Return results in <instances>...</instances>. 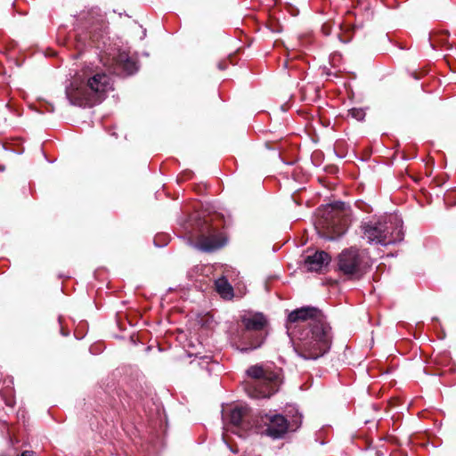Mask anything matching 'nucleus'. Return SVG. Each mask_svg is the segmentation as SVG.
I'll return each mask as SVG.
<instances>
[{
  "label": "nucleus",
  "mask_w": 456,
  "mask_h": 456,
  "mask_svg": "<svg viewBox=\"0 0 456 456\" xmlns=\"http://www.w3.org/2000/svg\"><path fill=\"white\" fill-rule=\"evenodd\" d=\"M245 329L248 331L251 330H262L266 325V319L263 314L256 313L249 315H245L241 319Z\"/></svg>",
  "instance_id": "11"
},
{
  "label": "nucleus",
  "mask_w": 456,
  "mask_h": 456,
  "mask_svg": "<svg viewBox=\"0 0 456 456\" xmlns=\"http://www.w3.org/2000/svg\"><path fill=\"white\" fill-rule=\"evenodd\" d=\"M349 115L358 121H362L365 118V111L362 109L353 108L349 110Z\"/></svg>",
  "instance_id": "15"
},
{
  "label": "nucleus",
  "mask_w": 456,
  "mask_h": 456,
  "mask_svg": "<svg viewBox=\"0 0 456 456\" xmlns=\"http://www.w3.org/2000/svg\"><path fill=\"white\" fill-rule=\"evenodd\" d=\"M248 411V410L246 406L234 407L230 413L231 423L235 427L240 425L242 419L247 415Z\"/></svg>",
  "instance_id": "13"
},
{
  "label": "nucleus",
  "mask_w": 456,
  "mask_h": 456,
  "mask_svg": "<svg viewBox=\"0 0 456 456\" xmlns=\"http://www.w3.org/2000/svg\"><path fill=\"white\" fill-rule=\"evenodd\" d=\"M118 61L122 65L123 69L129 75L137 70L136 63L124 53L119 55Z\"/></svg>",
  "instance_id": "14"
},
{
  "label": "nucleus",
  "mask_w": 456,
  "mask_h": 456,
  "mask_svg": "<svg viewBox=\"0 0 456 456\" xmlns=\"http://www.w3.org/2000/svg\"><path fill=\"white\" fill-rule=\"evenodd\" d=\"M338 270L350 277H361L368 267L363 255L356 248L343 250L338 256Z\"/></svg>",
  "instance_id": "6"
},
{
  "label": "nucleus",
  "mask_w": 456,
  "mask_h": 456,
  "mask_svg": "<svg viewBox=\"0 0 456 456\" xmlns=\"http://www.w3.org/2000/svg\"><path fill=\"white\" fill-rule=\"evenodd\" d=\"M217 293L224 299H232L233 297V289L228 282L226 276H222L215 282Z\"/></svg>",
  "instance_id": "12"
},
{
  "label": "nucleus",
  "mask_w": 456,
  "mask_h": 456,
  "mask_svg": "<svg viewBox=\"0 0 456 456\" xmlns=\"http://www.w3.org/2000/svg\"><path fill=\"white\" fill-rule=\"evenodd\" d=\"M20 456H35V452L33 451H24Z\"/></svg>",
  "instance_id": "17"
},
{
  "label": "nucleus",
  "mask_w": 456,
  "mask_h": 456,
  "mask_svg": "<svg viewBox=\"0 0 456 456\" xmlns=\"http://www.w3.org/2000/svg\"><path fill=\"white\" fill-rule=\"evenodd\" d=\"M301 424V416L297 417L295 423L289 424L282 415H273L269 419L265 434L273 438L282 436L289 429L296 430Z\"/></svg>",
  "instance_id": "7"
},
{
  "label": "nucleus",
  "mask_w": 456,
  "mask_h": 456,
  "mask_svg": "<svg viewBox=\"0 0 456 456\" xmlns=\"http://www.w3.org/2000/svg\"><path fill=\"white\" fill-rule=\"evenodd\" d=\"M361 230L369 243L387 246L403 239V221L394 215L364 222Z\"/></svg>",
  "instance_id": "3"
},
{
  "label": "nucleus",
  "mask_w": 456,
  "mask_h": 456,
  "mask_svg": "<svg viewBox=\"0 0 456 456\" xmlns=\"http://www.w3.org/2000/svg\"><path fill=\"white\" fill-rule=\"evenodd\" d=\"M287 333L296 339L294 350L305 360H316L331 345V329L321 310L304 306L290 312L286 322Z\"/></svg>",
  "instance_id": "1"
},
{
  "label": "nucleus",
  "mask_w": 456,
  "mask_h": 456,
  "mask_svg": "<svg viewBox=\"0 0 456 456\" xmlns=\"http://www.w3.org/2000/svg\"><path fill=\"white\" fill-rule=\"evenodd\" d=\"M330 256L325 251H316L305 257L304 268L309 272H321L330 264Z\"/></svg>",
  "instance_id": "9"
},
{
  "label": "nucleus",
  "mask_w": 456,
  "mask_h": 456,
  "mask_svg": "<svg viewBox=\"0 0 456 456\" xmlns=\"http://www.w3.org/2000/svg\"><path fill=\"white\" fill-rule=\"evenodd\" d=\"M225 244V239L222 234L212 233L208 236H203L195 245L201 251L210 252L220 248Z\"/></svg>",
  "instance_id": "10"
},
{
  "label": "nucleus",
  "mask_w": 456,
  "mask_h": 456,
  "mask_svg": "<svg viewBox=\"0 0 456 456\" xmlns=\"http://www.w3.org/2000/svg\"><path fill=\"white\" fill-rule=\"evenodd\" d=\"M376 455H377V456H379V453H378V452H376Z\"/></svg>",
  "instance_id": "19"
},
{
  "label": "nucleus",
  "mask_w": 456,
  "mask_h": 456,
  "mask_svg": "<svg viewBox=\"0 0 456 456\" xmlns=\"http://www.w3.org/2000/svg\"><path fill=\"white\" fill-rule=\"evenodd\" d=\"M112 89L110 77L105 73H96L81 77L76 76L66 88L69 102L77 106H93L102 101Z\"/></svg>",
  "instance_id": "2"
},
{
  "label": "nucleus",
  "mask_w": 456,
  "mask_h": 456,
  "mask_svg": "<svg viewBox=\"0 0 456 456\" xmlns=\"http://www.w3.org/2000/svg\"><path fill=\"white\" fill-rule=\"evenodd\" d=\"M104 20L105 16L98 7L83 10L77 16L79 25L85 28L102 27Z\"/></svg>",
  "instance_id": "8"
},
{
  "label": "nucleus",
  "mask_w": 456,
  "mask_h": 456,
  "mask_svg": "<svg viewBox=\"0 0 456 456\" xmlns=\"http://www.w3.org/2000/svg\"><path fill=\"white\" fill-rule=\"evenodd\" d=\"M247 374L254 379L246 386V391L250 397L267 398L278 390L279 377L272 370L254 365L248 369Z\"/></svg>",
  "instance_id": "4"
},
{
  "label": "nucleus",
  "mask_w": 456,
  "mask_h": 456,
  "mask_svg": "<svg viewBox=\"0 0 456 456\" xmlns=\"http://www.w3.org/2000/svg\"><path fill=\"white\" fill-rule=\"evenodd\" d=\"M263 342H264V338L262 336H257L256 338V340L254 342H252L249 345V346L242 348L241 351H248V350L256 349V348L259 347L263 344Z\"/></svg>",
  "instance_id": "16"
},
{
  "label": "nucleus",
  "mask_w": 456,
  "mask_h": 456,
  "mask_svg": "<svg viewBox=\"0 0 456 456\" xmlns=\"http://www.w3.org/2000/svg\"><path fill=\"white\" fill-rule=\"evenodd\" d=\"M345 204L338 202L327 205L321 210L318 224L324 230L323 236L328 240H334L345 233L347 220L345 218Z\"/></svg>",
  "instance_id": "5"
},
{
  "label": "nucleus",
  "mask_w": 456,
  "mask_h": 456,
  "mask_svg": "<svg viewBox=\"0 0 456 456\" xmlns=\"http://www.w3.org/2000/svg\"><path fill=\"white\" fill-rule=\"evenodd\" d=\"M219 68H220V69H224V65H221V64H220V65H219Z\"/></svg>",
  "instance_id": "18"
}]
</instances>
